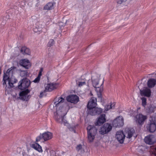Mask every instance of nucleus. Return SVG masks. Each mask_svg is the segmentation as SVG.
Here are the masks:
<instances>
[{"label": "nucleus", "mask_w": 156, "mask_h": 156, "mask_svg": "<svg viewBox=\"0 0 156 156\" xmlns=\"http://www.w3.org/2000/svg\"><path fill=\"white\" fill-rule=\"evenodd\" d=\"M30 147L39 152H43L41 147L37 143L31 144L30 145Z\"/></svg>", "instance_id": "nucleus-19"}, {"label": "nucleus", "mask_w": 156, "mask_h": 156, "mask_svg": "<svg viewBox=\"0 0 156 156\" xmlns=\"http://www.w3.org/2000/svg\"><path fill=\"white\" fill-rule=\"evenodd\" d=\"M54 44V41L53 39H51L48 42V45L49 47L52 46Z\"/></svg>", "instance_id": "nucleus-30"}, {"label": "nucleus", "mask_w": 156, "mask_h": 156, "mask_svg": "<svg viewBox=\"0 0 156 156\" xmlns=\"http://www.w3.org/2000/svg\"><path fill=\"white\" fill-rule=\"evenodd\" d=\"M26 5L25 2L24 1L21 2L20 6L21 7H23Z\"/></svg>", "instance_id": "nucleus-37"}, {"label": "nucleus", "mask_w": 156, "mask_h": 156, "mask_svg": "<svg viewBox=\"0 0 156 156\" xmlns=\"http://www.w3.org/2000/svg\"><path fill=\"white\" fill-rule=\"evenodd\" d=\"M76 150L78 151H82V145L81 144H79L76 147Z\"/></svg>", "instance_id": "nucleus-33"}, {"label": "nucleus", "mask_w": 156, "mask_h": 156, "mask_svg": "<svg viewBox=\"0 0 156 156\" xmlns=\"http://www.w3.org/2000/svg\"><path fill=\"white\" fill-rule=\"evenodd\" d=\"M147 128L151 133L154 132L156 130V125L155 123L150 122L147 125Z\"/></svg>", "instance_id": "nucleus-18"}, {"label": "nucleus", "mask_w": 156, "mask_h": 156, "mask_svg": "<svg viewBox=\"0 0 156 156\" xmlns=\"http://www.w3.org/2000/svg\"><path fill=\"white\" fill-rule=\"evenodd\" d=\"M27 156H30L29 155H27Z\"/></svg>", "instance_id": "nucleus-44"}, {"label": "nucleus", "mask_w": 156, "mask_h": 156, "mask_svg": "<svg viewBox=\"0 0 156 156\" xmlns=\"http://www.w3.org/2000/svg\"><path fill=\"white\" fill-rule=\"evenodd\" d=\"M42 69H41L39 71L38 75V76L40 78H41V76L42 75Z\"/></svg>", "instance_id": "nucleus-38"}, {"label": "nucleus", "mask_w": 156, "mask_h": 156, "mask_svg": "<svg viewBox=\"0 0 156 156\" xmlns=\"http://www.w3.org/2000/svg\"><path fill=\"white\" fill-rule=\"evenodd\" d=\"M40 79V78L37 76L34 80L33 82L35 83H37L39 82Z\"/></svg>", "instance_id": "nucleus-34"}, {"label": "nucleus", "mask_w": 156, "mask_h": 156, "mask_svg": "<svg viewBox=\"0 0 156 156\" xmlns=\"http://www.w3.org/2000/svg\"><path fill=\"white\" fill-rule=\"evenodd\" d=\"M102 112V110L101 108H94L93 109L89 110L88 113L92 115H94L100 114Z\"/></svg>", "instance_id": "nucleus-13"}, {"label": "nucleus", "mask_w": 156, "mask_h": 156, "mask_svg": "<svg viewBox=\"0 0 156 156\" xmlns=\"http://www.w3.org/2000/svg\"><path fill=\"white\" fill-rule=\"evenodd\" d=\"M156 83V80L153 78L150 79L148 80L147 83L148 86L150 88L154 87Z\"/></svg>", "instance_id": "nucleus-20"}, {"label": "nucleus", "mask_w": 156, "mask_h": 156, "mask_svg": "<svg viewBox=\"0 0 156 156\" xmlns=\"http://www.w3.org/2000/svg\"><path fill=\"white\" fill-rule=\"evenodd\" d=\"M106 118L104 114L101 115L98 117L96 123V126H101L105 122Z\"/></svg>", "instance_id": "nucleus-16"}, {"label": "nucleus", "mask_w": 156, "mask_h": 156, "mask_svg": "<svg viewBox=\"0 0 156 156\" xmlns=\"http://www.w3.org/2000/svg\"><path fill=\"white\" fill-rule=\"evenodd\" d=\"M52 137L53 134L52 133L48 131L45 132L42 134H40L36 137V141L37 142L40 141L44 142L51 139Z\"/></svg>", "instance_id": "nucleus-4"}, {"label": "nucleus", "mask_w": 156, "mask_h": 156, "mask_svg": "<svg viewBox=\"0 0 156 156\" xmlns=\"http://www.w3.org/2000/svg\"><path fill=\"white\" fill-rule=\"evenodd\" d=\"M135 131L134 129H132L129 130L127 132V135L126 136L127 138H130L133 135V134L134 133Z\"/></svg>", "instance_id": "nucleus-28"}, {"label": "nucleus", "mask_w": 156, "mask_h": 156, "mask_svg": "<svg viewBox=\"0 0 156 156\" xmlns=\"http://www.w3.org/2000/svg\"><path fill=\"white\" fill-rule=\"evenodd\" d=\"M99 75L96 74L92 76V80L93 86L96 88V91L97 92L98 97L100 98V99H101V94L103 90V87L101 85L103 83V81L100 87L98 86V85L99 83Z\"/></svg>", "instance_id": "nucleus-2"}, {"label": "nucleus", "mask_w": 156, "mask_h": 156, "mask_svg": "<svg viewBox=\"0 0 156 156\" xmlns=\"http://www.w3.org/2000/svg\"><path fill=\"white\" fill-rule=\"evenodd\" d=\"M45 91V90H44V92H41V93L40 94V97L42 98V97H43L44 96V93Z\"/></svg>", "instance_id": "nucleus-39"}, {"label": "nucleus", "mask_w": 156, "mask_h": 156, "mask_svg": "<svg viewBox=\"0 0 156 156\" xmlns=\"http://www.w3.org/2000/svg\"><path fill=\"white\" fill-rule=\"evenodd\" d=\"M150 121L151 122L156 124V113H155L151 116Z\"/></svg>", "instance_id": "nucleus-27"}, {"label": "nucleus", "mask_w": 156, "mask_h": 156, "mask_svg": "<svg viewBox=\"0 0 156 156\" xmlns=\"http://www.w3.org/2000/svg\"><path fill=\"white\" fill-rule=\"evenodd\" d=\"M85 84V82H79L78 84V86L80 87H81L83 85Z\"/></svg>", "instance_id": "nucleus-36"}, {"label": "nucleus", "mask_w": 156, "mask_h": 156, "mask_svg": "<svg viewBox=\"0 0 156 156\" xmlns=\"http://www.w3.org/2000/svg\"><path fill=\"white\" fill-rule=\"evenodd\" d=\"M39 26L36 25L33 29L34 31V32L37 33V34H40L42 31V27H41L40 28H38Z\"/></svg>", "instance_id": "nucleus-25"}, {"label": "nucleus", "mask_w": 156, "mask_h": 156, "mask_svg": "<svg viewBox=\"0 0 156 156\" xmlns=\"http://www.w3.org/2000/svg\"><path fill=\"white\" fill-rule=\"evenodd\" d=\"M9 79H9V74H5V73H4V75L3 76V80H8V81H9Z\"/></svg>", "instance_id": "nucleus-32"}, {"label": "nucleus", "mask_w": 156, "mask_h": 156, "mask_svg": "<svg viewBox=\"0 0 156 156\" xmlns=\"http://www.w3.org/2000/svg\"><path fill=\"white\" fill-rule=\"evenodd\" d=\"M54 3L49 2L44 6V9L45 10H50L54 8Z\"/></svg>", "instance_id": "nucleus-21"}, {"label": "nucleus", "mask_w": 156, "mask_h": 156, "mask_svg": "<svg viewBox=\"0 0 156 156\" xmlns=\"http://www.w3.org/2000/svg\"><path fill=\"white\" fill-rule=\"evenodd\" d=\"M140 94L141 96L150 97L151 95L150 90L147 87L144 88L142 90H140Z\"/></svg>", "instance_id": "nucleus-17"}, {"label": "nucleus", "mask_w": 156, "mask_h": 156, "mask_svg": "<svg viewBox=\"0 0 156 156\" xmlns=\"http://www.w3.org/2000/svg\"><path fill=\"white\" fill-rule=\"evenodd\" d=\"M55 100L54 106L56 109V111L54 113L55 119L58 122L67 126L69 124L64 118L67 113L65 108L62 106L65 99L62 97H59L55 99Z\"/></svg>", "instance_id": "nucleus-1"}, {"label": "nucleus", "mask_w": 156, "mask_h": 156, "mask_svg": "<svg viewBox=\"0 0 156 156\" xmlns=\"http://www.w3.org/2000/svg\"><path fill=\"white\" fill-rule=\"evenodd\" d=\"M69 129L70 130H73L74 131V132H75V130H74V127H70L69 128Z\"/></svg>", "instance_id": "nucleus-40"}, {"label": "nucleus", "mask_w": 156, "mask_h": 156, "mask_svg": "<svg viewBox=\"0 0 156 156\" xmlns=\"http://www.w3.org/2000/svg\"><path fill=\"white\" fill-rule=\"evenodd\" d=\"M127 0H117V3L118 4H121L122 3L126 2Z\"/></svg>", "instance_id": "nucleus-35"}, {"label": "nucleus", "mask_w": 156, "mask_h": 156, "mask_svg": "<svg viewBox=\"0 0 156 156\" xmlns=\"http://www.w3.org/2000/svg\"><path fill=\"white\" fill-rule=\"evenodd\" d=\"M123 124V119L122 116L118 117L113 121V126L116 127H122Z\"/></svg>", "instance_id": "nucleus-8"}, {"label": "nucleus", "mask_w": 156, "mask_h": 156, "mask_svg": "<svg viewBox=\"0 0 156 156\" xmlns=\"http://www.w3.org/2000/svg\"><path fill=\"white\" fill-rule=\"evenodd\" d=\"M66 99L68 102L74 104H76L79 101L78 97L74 95L69 96L67 97Z\"/></svg>", "instance_id": "nucleus-11"}, {"label": "nucleus", "mask_w": 156, "mask_h": 156, "mask_svg": "<svg viewBox=\"0 0 156 156\" xmlns=\"http://www.w3.org/2000/svg\"><path fill=\"white\" fill-rule=\"evenodd\" d=\"M27 75V72L26 71H21L20 72V75L22 77L26 76Z\"/></svg>", "instance_id": "nucleus-31"}, {"label": "nucleus", "mask_w": 156, "mask_h": 156, "mask_svg": "<svg viewBox=\"0 0 156 156\" xmlns=\"http://www.w3.org/2000/svg\"><path fill=\"white\" fill-rule=\"evenodd\" d=\"M112 126L109 123H105L99 129L100 134L104 135L108 133L112 129Z\"/></svg>", "instance_id": "nucleus-5"}, {"label": "nucleus", "mask_w": 156, "mask_h": 156, "mask_svg": "<svg viewBox=\"0 0 156 156\" xmlns=\"http://www.w3.org/2000/svg\"><path fill=\"white\" fill-rule=\"evenodd\" d=\"M12 70V69H8L6 72V73L7 74H8Z\"/></svg>", "instance_id": "nucleus-41"}, {"label": "nucleus", "mask_w": 156, "mask_h": 156, "mask_svg": "<svg viewBox=\"0 0 156 156\" xmlns=\"http://www.w3.org/2000/svg\"><path fill=\"white\" fill-rule=\"evenodd\" d=\"M115 104V102H111L107 105L105 107V111H108L110 109L114 108Z\"/></svg>", "instance_id": "nucleus-23"}, {"label": "nucleus", "mask_w": 156, "mask_h": 156, "mask_svg": "<svg viewBox=\"0 0 156 156\" xmlns=\"http://www.w3.org/2000/svg\"><path fill=\"white\" fill-rule=\"evenodd\" d=\"M115 137L120 143L122 144L123 143L125 136L122 131H119L116 133Z\"/></svg>", "instance_id": "nucleus-9"}, {"label": "nucleus", "mask_w": 156, "mask_h": 156, "mask_svg": "<svg viewBox=\"0 0 156 156\" xmlns=\"http://www.w3.org/2000/svg\"><path fill=\"white\" fill-rule=\"evenodd\" d=\"M97 99L94 97H92L88 102L87 107L89 110L93 109L97 105Z\"/></svg>", "instance_id": "nucleus-10"}, {"label": "nucleus", "mask_w": 156, "mask_h": 156, "mask_svg": "<svg viewBox=\"0 0 156 156\" xmlns=\"http://www.w3.org/2000/svg\"><path fill=\"white\" fill-rule=\"evenodd\" d=\"M20 65L23 66L26 69H29L31 66L29 61L27 59L21 60L19 62Z\"/></svg>", "instance_id": "nucleus-12"}, {"label": "nucleus", "mask_w": 156, "mask_h": 156, "mask_svg": "<svg viewBox=\"0 0 156 156\" xmlns=\"http://www.w3.org/2000/svg\"><path fill=\"white\" fill-rule=\"evenodd\" d=\"M21 52L24 55H30V54L29 49L25 47H23L21 48Z\"/></svg>", "instance_id": "nucleus-22"}, {"label": "nucleus", "mask_w": 156, "mask_h": 156, "mask_svg": "<svg viewBox=\"0 0 156 156\" xmlns=\"http://www.w3.org/2000/svg\"><path fill=\"white\" fill-rule=\"evenodd\" d=\"M91 95H92V94H91Z\"/></svg>", "instance_id": "nucleus-45"}, {"label": "nucleus", "mask_w": 156, "mask_h": 156, "mask_svg": "<svg viewBox=\"0 0 156 156\" xmlns=\"http://www.w3.org/2000/svg\"><path fill=\"white\" fill-rule=\"evenodd\" d=\"M37 25H38L39 26V27H38V28H40L41 27H42V26L41 24H39L38 25L37 24Z\"/></svg>", "instance_id": "nucleus-43"}, {"label": "nucleus", "mask_w": 156, "mask_h": 156, "mask_svg": "<svg viewBox=\"0 0 156 156\" xmlns=\"http://www.w3.org/2000/svg\"><path fill=\"white\" fill-rule=\"evenodd\" d=\"M147 118V116L146 115H144L141 114H139L137 115L136 117V121L139 125H142L144 121Z\"/></svg>", "instance_id": "nucleus-7"}, {"label": "nucleus", "mask_w": 156, "mask_h": 156, "mask_svg": "<svg viewBox=\"0 0 156 156\" xmlns=\"http://www.w3.org/2000/svg\"><path fill=\"white\" fill-rule=\"evenodd\" d=\"M30 91L28 89H26L25 90L23 91L20 93L19 95L20 97H25L27 94L29 93Z\"/></svg>", "instance_id": "nucleus-26"}, {"label": "nucleus", "mask_w": 156, "mask_h": 156, "mask_svg": "<svg viewBox=\"0 0 156 156\" xmlns=\"http://www.w3.org/2000/svg\"><path fill=\"white\" fill-rule=\"evenodd\" d=\"M142 101V105L144 107H145L146 104V98L145 97H143L141 98Z\"/></svg>", "instance_id": "nucleus-29"}, {"label": "nucleus", "mask_w": 156, "mask_h": 156, "mask_svg": "<svg viewBox=\"0 0 156 156\" xmlns=\"http://www.w3.org/2000/svg\"><path fill=\"white\" fill-rule=\"evenodd\" d=\"M58 85L55 83H51L46 84L45 86V91L46 92L51 91L56 89Z\"/></svg>", "instance_id": "nucleus-14"}, {"label": "nucleus", "mask_w": 156, "mask_h": 156, "mask_svg": "<svg viewBox=\"0 0 156 156\" xmlns=\"http://www.w3.org/2000/svg\"><path fill=\"white\" fill-rule=\"evenodd\" d=\"M18 88L22 90L26 89L30 85V81L27 79H23L19 82Z\"/></svg>", "instance_id": "nucleus-6"}, {"label": "nucleus", "mask_w": 156, "mask_h": 156, "mask_svg": "<svg viewBox=\"0 0 156 156\" xmlns=\"http://www.w3.org/2000/svg\"><path fill=\"white\" fill-rule=\"evenodd\" d=\"M17 80L14 78L12 77L10 78L8 81V83L10 87H13V84L16 83Z\"/></svg>", "instance_id": "nucleus-24"}, {"label": "nucleus", "mask_w": 156, "mask_h": 156, "mask_svg": "<svg viewBox=\"0 0 156 156\" xmlns=\"http://www.w3.org/2000/svg\"><path fill=\"white\" fill-rule=\"evenodd\" d=\"M144 140L146 144L150 145L153 144L155 141L154 137L153 135H150L145 137Z\"/></svg>", "instance_id": "nucleus-15"}, {"label": "nucleus", "mask_w": 156, "mask_h": 156, "mask_svg": "<svg viewBox=\"0 0 156 156\" xmlns=\"http://www.w3.org/2000/svg\"><path fill=\"white\" fill-rule=\"evenodd\" d=\"M87 137L90 142H92L97 133V129L94 126L89 125L87 127Z\"/></svg>", "instance_id": "nucleus-3"}, {"label": "nucleus", "mask_w": 156, "mask_h": 156, "mask_svg": "<svg viewBox=\"0 0 156 156\" xmlns=\"http://www.w3.org/2000/svg\"><path fill=\"white\" fill-rule=\"evenodd\" d=\"M3 85H5L6 84V80H3Z\"/></svg>", "instance_id": "nucleus-42"}]
</instances>
